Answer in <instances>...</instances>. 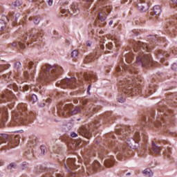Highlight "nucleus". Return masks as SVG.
<instances>
[{"instance_id": "nucleus-1", "label": "nucleus", "mask_w": 177, "mask_h": 177, "mask_svg": "<svg viewBox=\"0 0 177 177\" xmlns=\"http://www.w3.org/2000/svg\"><path fill=\"white\" fill-rule=\"evenodd\" d=\"M124 58L127 64H122V65L117 68V71L120 74L124 71V73H126L129 77L128 78L126 77L124 81L120 82L122 88H125L123 91L125 92V93H128L127 91H129L132 88L131 86H129L130 88H127V84H128V85H131V84H132V81H133V78L132 77H133V75H136V73L135 72V69L133 68V64L129 65L131 62H132V53H127Z\"/></svg>"}, {"instance_id": "nucleus-2", "label": "nucleus", "mask_w": 177, "mask_h": 177, "mask_svg": "<svg viewBox=\"0 0 177 177\" xmlns=\"http://www.w3.org/2000/svg\"><path fill=\"white\" fill-rule=\"evenodd\" d=\"M133 50L139 55L136 57V64L138 66L146 67L148 64H151V57H150V54L147 51L149 48L146 44L140 41H136L133 44Z\"/></svg>"}, {"instance_id": "nucleus-3", "label": "nucleus", "mask_w": 177, "mask_h": 177, "mask_svg": "<svg viewBox=\"0 0 177 177\" xmlns=\"http://www.w3.org/2000/svg\"><path fill=\"white\" fill-rule=\"evenodd\" d=\"M63 73V68L59 66H51L50 65H45L41 67V71L39 76V80L45 81L47 78L55 77L58 74Z\"/></svg>"}, {"instance_id": "nucleus-4", "label": "nucleus", "mask_w": 177, "mask_h": 177, "mask_svg": "<svg viewBox=\"0 0 177 177\" xmlns=\"http://www.w3.org/2000/svg\"><path fill=\"white\" fill-rule=\"evenodd\" d=\"M2 142L4 143L8 142V144L6 145V149H15L20 143V137L16 136L10 139V137L8 134H0V145Z\"/></svg>"}, {"instance_id": "nucleus-5", "label": "nucleus", "mask_w": 177, "mask_h": 177, "mask_svg": "<svg viewBox=\"0 0 177 177\" xmlns=\"http://www.w3.org/2000/svg\"><path fill=\"white\" fill-rule=\"evenodd\" d=\"M81 113V109L77 106H73V104H66L62 109L59 111V115H63L64 117H68L70 115H75Z\"/></svg>"}, {"instance_id": "nucleus-6", "label": "nucleus", "mask_w": 177, "mask_h": 177, "mask_svg": "<svg viewBox=\"0 0 177 177\" xmlns=\"http://www.w3.org/2000/svg\"><path fill=\"white\" fill-rule=\"evenodd\" d=\"M75 81H77L75 77L71 79L66 78L60 82H57V85H60L63 89H66V88H75Z\"/></svg>"}, {"instance_id": "nucleus-7", "label": "nucleus", "mask_w": 177, "mask_h": 177, "mask_svg": "<svg viewBox=\"0 0 177 177\" xmlns=\"http://www.w3.org/2000/svg\"><path fill=\"white\" fill-rule=\"evenodd\" d=\"M23 104H20L18 105V112L13 113V115H15V122H19V121H24V118L23 117V113H21L22 110H26V107L24 106ZM24 106V108H23Z\"/></svg>"}, {"instance_id": "nucleus-8", "label": "nucleus", "mask_w": 177, "mask_h": 177, "mask_svg": "<svg viewBox=\"0 0 177 177\" xmlns=\"http://www.w3.org/2000/svg\"><path fill=\"white\" fill-rule=\"evenodd\" d=\"M137 6L140 12H147L149 8V3L143 0H140V2L138 3Z\"/></svg>"}, {"instance_id": "nucleus-9", "label": "nucleus", "mask_w": 177, "mask_h": 177, "mask_svg": "<svg viewBox=\"0 0 177 177\" xmlns=\"http://www.w3.org/2000/svg\"><path fill=\"white\" fill-rule=\"evenodd\" d=\"M34 64L33 62H26L25 63V68L28 66L30 67V71H29V73H25V76L32 78V77H34V73H35V69H32V65Z\"/></svg>"}, {"instance_id": "nucleus-10", "label": "nucleus", "mask_w": 177, "mask_h": 177, "mask_svg": "<svg viewBox=\"0 0 177 177\" xmlns=\"http://www.w3.org/2000/svg\"><path fill=\"white\" fill-rule=\"evenodd\" d=\"M160 151H161V147L157 145V144H156L154 141H152L151 150V154H160Z\"/></svg>"}, {"instance_id": "nucleus-11", "label": "nucleus", "mask_w": 177, "mask_h": 177, "mask_svg": "<svg viewBox=\"0 0 177 177\" xmlns=\"http://www.w3.org/2000/svg\"><path fill=\"white\" fill-rule=\"evenodd\" d=\"M63 177V173H55V169H50L47 171L46 176L44 177Z\"/></svg>"}, {"instance_id": "nucleus-12", "label": "nucleus", "mask_w": 177, "mask_h": 177, "mask_svg": "<svg viewBox=\"0 0 177 177\" xmlns=\"http://www.w3.org/2000/svg\"><path fill=\"white\" fill-rule=\"evenodd\" d=\"M8 118V108H1L0 109V121H6Z\"/></svg>"}, {"instance_id": "nucleus-13", "label": "nucleus", "mask_w": 177, "mask_h": 177, "mask_svg": "<svg viewBox=\"0 0 177 177\" xmlns=\"http://www.w3.org/2000/svg\"><path fill=\"white\" fill-rule=\"evenodd\" d=\"M75 159L68 158L66 160V162L64 163L66 169H67L68 171H70L68 168H73L74 165H75Z\"/></svg>"}, {"instance_id": "nucleus-14", "label": "nucleus", "mask_w": 177, "mask_h": 177, "mask_svg": "<svg viewBox=\"0 0 177 177\" xmlns=\"http://www.w3.org/2000/svg\"><path fill=\"white\" fill-rule=\"evenodd\" d=\"M127 145L129 146L131 149H136L138 145H136V140L133 138H129L127 140Z\"/></svg>"}, {"instance_id": "nucleus-15", "label": "nucleus", "mask_w": 177, "mask_h": 177, "mask_svg": "<svg viewBox=\"0 0 177 177\" xmlns=\"http://www.w3.org/2000/svg\"><path fill=\"white\" fill-rule=\"evenodd\" d=\"M114 163V156H109L107 159L104 161V164L106 167H111Z\"/></svg>"}, {"instance_id": "nucleus-16", "label": "nucleus", "mask_w": 177, "mask_h": 177, "mask_svg": "<svg viewBox=\"0 0 177 177\" xmlns=\"http://www.w3.org/2000/svg\"><path fill=\"white\" fill-rule=\"evenodd\" d=\"M37 37H42V33L39 30H32L31 35L29 36V39H37Z\"/></svg>"}, {"instance_id": "nucleus-17", "label": "nucleus", "mask_w": 177, "mask_h": 177, "mask_svg": "<svg viewBox=\"0 0 177 177\" xmlns=\"http://www.w3.org/2000/svg\"><path fill=\"white\" fill-rule=\"evenodd\" d=\"M79 133L82 135V136H84V138H91V132L89 130L86 129H82L79 131Z\"/></svg>"}, {"instance_id": "nucleus-18", "label": "nucleus", "mask_w": 177, "mask_h": 177, "mask_svg": "<svg viewBox=\"0 0 177 177\" xmlns=\"http://www.w3.org/2000/svg\"><path fill=\"white\" fill-rule=\"evenodd\" d=\"M99 167H100V163L97 160L94 161L91 169H88V173L93 174V171H96V169L99 168Z\"/></svg>"}, {"instance_id": "nucleus-19", "label": "nucleus", "mask_w": 177, "mask_h": 177, "mask_svg": "<svg viewBox=\"0 0 177 177\" xmlns=\"http://www.w3.org/2000/svg\"><path fill=\"white\" fill-rule=\"evenodd\" d=\"M153 12L156 16H160V13H162V9L161 6L156 5L153 7Z\"/></svg>"}, {"instance_id": "nucleus-20", "label": "nucleus", "mask_w": 177, "mask_h": 177, "mask_svg": "<svg viewBox=\"0 0 177 177\" xmlns=\"http://www.w3.org/2000/svg\"><path fill=\"white\" fill-rule=\"evenodd\" d=\"M93 111H95V106L90 105L85 109V113L86 115H91L93 114Z\"/></svg>"}, {"instance_id": "nucleus-21", "label": "nucleus", "mask_w": 177, "mask_h": 177, "mask_svg": "<svg viewBox=\"0 0 177 177\" xmlns=\"http://www.w3.org/2000/svg\"><path fill=\"white\" fill-rule=\"evenodd\" d=\"M69 13H71V15H78L80 13V10L76 6H72Z\"/></svg>"}, {"instance_id": "nucleus-22", "label": "nucleus", "mask_w": 177, "mask_h": 177, "mask_svg": "<svg viewBox=\"0 0 177 177\" xmlns=\"http://www.w3.org/2000/svg\"><path fill=\"white\" fill-rule=\"evenodd\" d=\"M124 149H125V147L122 145L121 147H118L117 150L115 151V154H117L118 160H121L120 156H118V154H122V153H124Z\"/></svg>"}, {"instance_id": "nucleus-23", "label": "nucleus", "mask_w": 177, "mask_h": 177, "mask_svg": "<svg viewBox=\"0 0 177 177\" xmlns=\"http://www.w3.org/2000/svg\"><path fill=\"white\" fill-rule=\"evenodd\" d=\"M11 45L13 46V48H15V46H19L21 49H24V48H26V45L23 41H19L18 43L13 42L11 44Z\"/></svg>"}, {"instance_id": "nucleus-24", "label": "nucleus", "mask_w": 177, "mask_h": 177, "mask_svg": "<svg viewBox=\"0 0 177 177\" xmlns=\"http://www.w3.org/2000/svg\"><path fill=\"white\" fill-rule=\"evenodd\" d=\"M85 80L91 81V82H95L96 81V75L95 74H90L87 75L84 77Z\"/></svg>"}, {"instance_id": "nucleus-25", "label": "nucleus", "mask_w": 177, "mask_h": 177, "mask_svg": "<svg viewBox=\"0 0 177 177\" xmlns=\"http://www.w3.org/2000/svg\"><path fill=\"white\" fill-rule=\"evenodd\" d=\"M21 68V63L20 62H17L15 63V66H14L15 73H19Z\"/></svg>"}, {"instance_id": "nucleus-26", "label": "nucleus", "mask_w": 177, "mask_h": 177, "mask_svg": "<svg viewBox=\"0 0 177 177\" xmlns=\"http://www.w3.org/2000/svg\"><path fill=\"white\" fill-rule=\"evenodd\" d=\"M24 156L26 157V158H28V160H32V157H34V154L31 150L26 151Z\"/></svg>"}, {"instance_id": "nucleus-27", "label": "nucleus", "mask_w": 177, "mask_h": 177, "mask_svg": "<svg viewBox=\"0 0 177 177\" xmlns=\"http://www.w3.org/2000/svg\"><path fill=\"white\" fill-rule=\"evenodd\" d=\"M142 173L145 176L151 177L153 176V171L149 168L145 169Z\"/></svg>"}, {"instance_id": "nucleus-28", "label": "nucleus", "mask_w": 177, "mask_h": 177, "mask_svg": "<svg viewBox=\"0 0 177 177\" xmlns=\"http://www.w3.org/2000/svg\"><path fill=\"white\" fill-rule=\"evenodd\" d=\"M98 19L101 20L102 21H104L106 19H107V16L106 15V12H102L99 14Z\"/></svg>"}, {"instance_id": "nucleus-29", "label": "nucleus", "mask_w": 177, "mask_h": 177, "mask_svg": "<svg viewBox=\"0 0 177 177\" xmlns=\"http://www.w3.org/2000/svg\"><path fill=\"white\" fill-rule=\"evenodd\" d=\"M23 4V1L21 0H16L14 3H12V6L18 7L21 6Z\"/></svg>"}, {"instance_id": "nucleus-30", "label": "nucleus", "mask_w": 177, "mask_h": 177, "mask_svg": "<svg viewBox=\"0 0 177 177\" xmlns=\"http://www.w3.org/2000/svg\"><path fill=\"white\" fill-rule=\"evenodd\" d=\"M85 63H91V62H93V56L88 55L84 59Z\"/></svg>"}, {"instance_id": "nucleus-31", "label": "nucleus", "mask_w": 177, "mask_h": 177, "mask_svg": "<svg viewBox=\"0 0 177 177\" xmlns=\"http://www.w3.org/2000/svg\"><path fill=\"white\" fill-rule=\"evenodd\" d=\"M17 168V165L15 162H11L8 167V169H16Z\"/></svg>"}, {"instance_id": "nucleus-32", "label": "nucleus", "mask_w": 177, "mask_h": 177, "mask_svg": "<svg viewBox=\"0 0 177 177\" xmlns=\"http://www.w3.org/2000/svg\"><path fill=\"white\" fill-rule=\"evenodd\" d=\"M6 27L5 21L2 19H0V31H2Z\"/></svg>"}, {"instance_id": "nucleus-33", "label": "nucleus", "mask_w": 177, "mask_h": 177, "mask_svg": "<svg viewBox=\"0 0 177 177\" xmlns=\"http://www.w3.org/2000/svg\"><path fill=\"white\" fill-rule=\"evenodd\" d=\"M41 150V156H44L45 154V151H46V147L45 146H41L40 147Z\"/></svg>"}, {"instance_id": "nucleus-34", "label": "nucleus", "mask_w": 177, "mask_h": 177, "mask_svg": "<svg viewBox=\"0 0 177 177\" xmlns=\"http://www.w3.org/2000/svg\"><path fill=\"white\" fill-rule=\"evenodd\" d=\"M71 56L73 57H77V56H78V51L76 50H73L71 53Z\"/></svg>"}, {"instance_id": "nucleus-35", "label": "nucleus", "mask_w": 177, "mask_h": 177, "mask_svg": "<svg viewBox=\"0 0 177 177\" xmlns=\"http://www.w3.org/2000/svg\"><path fill=\"white\" fill-rule=\"evenodd\" d=\"M31 100L32 102H37L38 100V97H37V95L35 94L32 95Z\"/></svg>"}, {"instance_id": "nucleus-36", "label": "nucleus", "mask_w": 177, "mask_h": 177, "mask_svg": "<svg viewBox=\"0 0 177 177\" xmlns=\"http://www.w3.org/2000/svg\"><path fill=\"white\" fill-rule=\"evenodd\" d=\"M118 135H122L123 138H125V133H124V130H119L118 131Z\"/></svg>"}, {"instance_id": "nucleus-37", "label": "nucleus", "mask_w": 177, "mask_h": 177, "mask_svg": "<svg viewBox=\"0 0 177 177\" xmlns=\"http://www.w3.org/2000/svg\"><path fill=\"white\" fill-rule=\"evenodd\" d=\"M118 102L119 103H124V102H125V97H121L120 98H118Z\"/></svg>"}, {"instance_id": "nucleus-38", "label": "nucleus", "mask_w": 177, "mask_h": 177, "mask_svg": "<svg viewBox=\"0 0 177 177\" xmlns=\"http://www.w3.org/2000/svg\"><path fill=\"white\" fill-rule=\"evenodd\" d=\"M34 24H39V18L35 17V19H34Z\"/></svg>"}, {"instance_id": "nucleus-39", "label": "nucleus", "mask_w": 177, "mask_h": 177, "mask_svg": "<svg viewBox=\"0 0 177 177\" xmlns=\"http://www.w3.org/2000/svg\"><path fill=\"white\" fill-rule=\"evenodd\" d=\"M171 68L174 71H176V70H177V64L176 63L173 64Z\"/></svg>"}, {"instance_id": "nucleus-40", "label": "nucleus", "mask_w": 177, "mask_h": 177, "mask_svg": "<svg viewBox=\"0 0 177 177\" xmlns=\"http://www.w3.org/2000/svg\"><path fill=\"white\" fill-rule=\"evenodd\" d=\"M71 138H77V136H78V135H77L76 133L72 132V133H71Z\"/></svg>"}, {"instance_id": "nucleus-41", "label": "nucleus", "mask_w": 177, "mask_h": 177, "mask_svg": "<svg viewBox=\"0 0 177 177\" xmlns=\"http://www.w3.org/2000/svg\"><path fill=\"white\" fill-rule=\"evenodd\" d=\"M47 2L49 6H52V5H53V0H48Z\"/></svg>"}, {"instance_id": "nucleus-42", "label": "nucleus", "mask_w": 177, "mask_h": 177, "mask_svg": "<svg viewBox=\"0 0 177 177\" xmlns=\"http://www.w3.org/2000/svg\"><path fill=\"white\" fill-rule=\"evenodd\" d=\"M169 153H171V149H168V152L165 153V156H167V157H169Z\"/></svg>"}, {"instance_id": "nucleus-43", "label": "nucleus", "mask_w": 177, "mask_h": 177, "mask_svg": "<svg viewBox=\"0 0 177 177\" xmlns=\"http://www.w3.org/2000/svg\"><path fill=\"white\" fill-rule=\"evenodd\" d=\"M109 44L108 45V48H109V49H111V48L113 46V42L110 41Z\"/></svg>"}, {"instance_id": "nucleus-44", "label": "nucleus", "mask_w": 177, "mask_h": 177, "mask_svg": "<svg viewBox=\"0 0 177 177\" xmlns=\"http://www.w3.org/2000/svg\"><path fill=\"white\" fill-rule=\"evenodd\" d=\"M23 89H24V91H28V86H25L24 87H23Z\"/></svg>"}, {"instance_id": "nucleus-45", "label": "nucleus", "mask_w": 177, "mask_h": 177, "mask_svg": "<svg viewBox=\"0 0 177 177\" xmlns=\"http://www.w3.org/2000/svg\"><path fill=\"white\" fill-rule=\"evenodd\" d=\"M90 91H91V85L88 86V89H87V92L88 93V95H91Z\"/></svg>"}, {"instance_id": "nucleus-46", "label": "nucleus", "mask_w": 177, "mask_h": 177, "mask_svg": "<svg viewBox=\"0 0 177 177\" xmlns=\"http://www.w3.org/2000/svg\"><path fill=\"white\" fill-rule=\"evenodd\" d=\"M28 36V35H24V37H23V39L24 40V41H27V37Z\"/></svg>"}, {"instance_id": "nucleus-47", "label": "nucleus", "mask_w": 177, "mask_h": 177, "mask_svg": "<svg viewBox=\"0 0 177 177\" xmlns=\"http://www.w3.org/2000/svg\"><path fill=\"white\" fill-rule=\"evenodd\" d=\"M135 136H136V139L138 140V139H139V133H136Z\"/></svg>"}, {"instance_id": "nucleus-48", "label": "nucleus", "mask_w": 177, "mask_h": 177, "mask_svg": "<svg viewBox=\"0 0 177 177\" xmlns=\"http://www.w3.org/2000/svg\"><path fill=\"white\" fill-rule=\"evenodd\" d=\"M172 2L176 6H177V0H172Z\"/></svg>"}, {"instance_id": "nucleus-49", "label": "nucleus", "mask_w": 177, "mask_h": 177, "mask_svg": "<svg viewBox=\"0 0 177 177\" xmlns=\"http://www.w3.org/2000/svg\"><path fill=\"white\" fill-rule=\"evenodd\" d=\"M113 44H115V46H118V43L117 40L113 41Z\"/></svg>"}, {"instance_id": "nucleus-50", "label": "nucleus", "mask_w": 177, "mask_h": 177, "mask_svg": "<svg viewBox=\"0 0 177 177\" xmlns=\"http://www.w3.org/2000/svg\"><path fill=\"white\" fill-rule=\"evenodd\" d=\"M86 45H87V46H91V42L87 41V42H86Z\"/></svg>"}, {"instance_id": "nucleus-51", "label": "nucleus", "mask_w": 177, "mask_h": 177, "mask_svg": "<svg viewBox=\"0 0 177 177\" xmlns=\"http://www.w3.org/2000/svg\"><path fill=\"white\" fill-rule=\"evenodd\" d=\"M112 24H113V20L110 21L109 23V26H111Z\"/></svg>"}, {"instance_id": "nucleus-52", "label": "nucleus", "mask_w": 177, "mask_h": 177, "mask_svg": "<svg viewBox=\"0 0 177 177\" xmlns=\"http://www.w3.org/2000/svg\"><path fill=\"white\" fill-rule=\"evenodd\" d=\"M136 89H138V91H140V87H136Z\"/></svg>"}, {"instance_id": "nucleus-53", "label": "nucleus", "mask_w": 177, "mask_h": 177, "mask_svg": "<svg viewBox=\"0 0 177 177\" xmlns=\"http://www.w3.org/2000/svg\"><path fill=\"white\" fill-rule=\"evenodd\" d=\"M71 175L73 177L75 176V174H74V173H71Z\"/></svg>"}, {"instance_id": "nucleus-54", "label": "nucleus", "mask_w": 177, "mask_h": 177, "mask_svg": "<svg viewBox=\"0 0 177 177\" xmlns=\"http://www.w3.org/2000/svg\"><path fill=\"white\" fill-rule=\"evenodd\" d=\"M101 49H104V46L102 45L101 46Z\"/></svg>"}, {"instance_id": "nucleus-55", "label": "nucleus", "mask_w": 177, "mask_h": 177, "mask_svg": "<svg viewBox=\"0 0 177 177\" xmlns=\"http://www.w3.org/2000/svg\"><path fill=\"white\" fill-rule=\"evenodd\" d=\"M1 165H3V162H2V161L0 160V167H1Z\"/></svg>"}, {"instance_id": "nucleus-56", "label": "nucleus", "mask_w": 177, "mask_h": 177, "mask_svg": "<svg viewBox=\"0 0 177 177\" xmlns=\"http://www.w3.org/2000/svg\"><path fill=\"white\" fill-rule=\"evenodd\" d=\"M29 20H32V17H29Z\"/></svg>"}, {"instance_id": "nucleus-57", "label": "nucleus", "mask_w": 177, "mask_h": 177, "mask_svg": "<svg viewBox=\"0 0 177 177\" xmlns=\"http://www.w3.org/2000/svg\"><path fill=\"white\" fill-rule=\"evenodd\" d=\"M151 19H156V17H152Z\"/></svg>"}, {"instance_id": "nucleus-58", "label": "nucleus", "mask_w": 177, "mask_h": 177, "mask_svg": "<svg viewBox=\"0 0 177 177\" xmlns=\"http://www.w3.org/2000/svg\"><path fill=\"white\" fill-rule=\"evenodd\" d=\"M29 1V2H32V1H35V0H28Z\"/></svg>"}, {"instance_id": "nucleus-59", "label": "nucleus", "mask_w": 177, "mask_h": 177, "mask_svg": "<svg viewBox=\"0 0 177 177\" xmlns=\"http://www.w3.org/2000/svg\"><path fill=\"white\" fill-rule=\"evenodd\" d=\"M127 175H131V173H127Z\"/></svg>"}, {"instance_id": "nucleus-60", "label": "nucleus", "mask_w": 177, "mask_h": 177, "mask_svg": "<svg viewBox=\"0 0 177 177\" xmlns=\"http://www.w3.org/2000/svg\"><path fill=\"white\" fill-rule=\"evenodd\" d=\"M17 16H18V17L20 16V14H17Z\"/></svg>"}, {"instance_id": "nucleus-61", "label": "nucleus", "mask_w": 177, "mask_h": 177, "mask_svg": "<svg viewBox=\"0 0 177 177\" xmlns=\"http://www.w3.org/2000/svg\"><path fill=\"white\" fill-rule=\"evenodd\" d=\"M10 74H12V72H10Z\"/></svg>"}, {"instance_id": "nucleus-62", "label": "nucleus", "mask_w": 177, "mask_h": 177, "mask_svg": "<svg viewBox=\"0 0 177 177\" xmlns=\"http://www.w3.org/2000/svg\"><path fill=\"white\" fill-rule=\"evenodd\" d=\"M28 45V42H27Z\"/></svg>"}]
</instances>
